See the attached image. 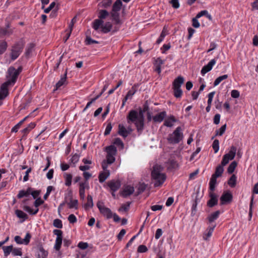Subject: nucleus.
Masks as SVG:
<instances>
[{"label": "nucleus", "mask_w": 258, "mask_h": 258, "mask_svg": "<svg viewBox=\"0 0 258 258\" xmlns=\"http://www.w3.org/2000/svg\"><path fill=\"white\" fill-rule=\"evenodd\" d=\"M228 78L227 75H224L218 77L214 82V86H216L218 85L223 80Z\"/></svg>", "instance_id": "45"}, {"label": "nucleus", "mask_w": 258, "mask_h": 258, "mask_svg": "<svg viewBox=\"0 0 258 258\" xmlns=\"http://www.w3.org/2000/svg\"><path fill=\"white\" fill-rule=\"evenodd\" d=\"M237 165V163L234 161L232 162L227 168V172L229 174H232Z\"/></svg>", "instance_id": "43"}, {"label": "nucleus", "mask_w": 258, "mask_h": 258, "mask_svg": "<svg viewBox=\"0 0 258 258\" xmlns=\"http://www.w3.org/2000/svg\"><path fill=\"white\" fill-rule=\"evenodd\" d=\"M228 184L231 187L235 186L236 184V176L235 174H233L229 179Z\"/></svg>", "instance_id": "42"}, {"label": "nucleus", "mask_w": 258, "mask_h": 258, "mask_svg": "<svg viewBox=\"0 0 258 258\" xmlns=\"http://www.w3.org/2000/svg\"><path fill=\"white\" fill-rule=\"evenodd\" d=\"M122 3L121 0H116L113 4L111 11L119 12L121 9Z\"/></svg>", "instance_id": "27"}, {"label": "nucleus", "mask_w": 258, "mask_h": 258, "mask_svg": "<svg viewBox=\"0 0 258 258\" xmlns=\"http://www.w3.org/2000/svg\"><path fill=\"white\" fill-rule=\"evenodd\" d=\"M85 42H86V44L88 45H91V44H94V43H95V44L99 43L98 41L92 39L90 36H86Z\"/></svg>", "instance_id": "56"}, {"label": "nucleus", "mask_w": 258, "mask_h": 258, "mask_svg": "<svg viewBox=\"0 0 258 258\" xmlns=\"http://www.w3.org/2000/svg\"><path fill=\"white\" fill-rule=\"evenodd\" d=\"M198 194H199V191H197V194H196V198H195V199L194 200V203L192 204V208H191V215L192 216H194L196 214V211H197V205H198Z\"/></svg>", "instance_id": "37"}, {"label": "nucleus", "mask_w": 258, "mask_h": 258, "mask_svg": "<svg viewBox=\"0 0 258 258\" xmlns=\"http://www.w3.org/2000/svg\"><path fill=\"white\" fill-rule=\"evenodd\" d=\"M79 158H80V155L79 154L76 153L72 156V157L70 159V161L72 163H73L75 165L76 163H77L79 161Z\"/></svg>", "instance_id": "57"}, {"label": "nucleus", "mask_w": 258, "mask_h": 258, "mask_svg": "<svg viewBox=\"0 0 258 258\" xmlns=\"http://www.w3.org/2000/svg\"><path fill=\"white\" fill-rule=\"evenodd\" d=\"M233 199V196L229 191L224 192L220 197V205H224L231 203Z\"/></svg>", "instance_id": "9"}, {"label": "nucleus", "mask_w": 258, "mask_h": 258, "mask_svg": "<svg viewBox=\"0 0 258 258\" xmlns=\"http://www.w3.org/2000/svg\"><path fill=\"white\" fill-rule=\"evenodd\" d=\"M166 112L164 111L160 112L153 117V120L155 122H161L166 117Z\"/></svg>", "instance_id": "17"}, {"label": "nucleus", "mask_w": 258, "mask_h": 258, "mask_svg": "<svg viewBox=\"0 0 258 258\" xmlns=\"http://www.w3.org/2000/svg\"><path fill=\"white\" fill-rule=\"evenodd\" d=\"M62 239H60L59 238H56L55 240V243L54 244V248L56 250H59L61 247V245L62 244Z\"/></svg>", "instance_id": "51"}, {"label": "nucleus", "mask_w": 258, "mask_h": 258, "mask_svg": "<svg viewBox=\"0 0 258 258\" xmlns=\"http://www.w3.org/2000/svg\"><path fill=\"white\" fill-rule=\"evenodd\" d=\"M107 153L106 160L109 164H112L115 160V156L117 153V149L114 145H110L105 148Z\"/></svg>", "instance_id": "5"}, {"label": "nucleus", "mask_w": 258, "mask_h": 258, "mask_svg": "<svg viewBox=\"0 0 258 258\" xmlns=\"http://www.w3.org/2000/svg\"><path fill=\"white\" fill-rule=\"evenodd\" d=\"M118 128V134L124 138L126 137L130 133V132H128L124 126L121 124H119Z\"/></svg>", "instance_id": "28"}, {"label": "nucleus", "mask_w": 258, "mask_h": 258, "mask_svg": "<svg viewBox=\"0 0 258 258\" xmlns=\"http://www.w3.org/2000/svg\"><path fill=\"white\" fill-rule=\"evenodd\" d=\"M8 47L7 43L5 40L0 41V54L4 53Z\"/></svg>", "instance_id": "44"}, {"label": "nucleus", "mask_w": 258, "mask_h": 258, "mask_svg": "<svg viewBox=\"0 0 258 258\" xmlns=\"http://www.w3.org/2000/svg\"><path fill=\"white\" fill-rule=\"evenodd\" d=\"M236 150V148L234 146H232L228 153L225 154L224 156H227V157H228L230 160H231L234 158Z\"/></svg>", "instance_id": "25"}, {"label": "nucleus", "mask_w": 258, "mask_h": 258, "mask_svg": "<svg viewBox=\"0 0 258 258\" xmlns=\"http://www.w3.org/2000/svg\"><path fill=\"white\" fill-rule=\"evenodd\" d=\"M173 90V95L175 97L180 98L182 95L183 92L181 88H172Z\"/></svg>", "instance_id": "41"}, {"label": "nucleus", "mask_w": 258, "mask_h": 258, "mask_svg": "<svg viewBox=\"0 0 258 258\" xmlns=\"http://www.w3.org/2000/svg\"><path fill=\"white\" fill-rule=\"evenodd\" d=\"M63 177L65 179V185L68 186H71L73 177L71 173H64Z\"/></svg>", "instance_id": "32"}, {"label": "nucleus", "mask_w": 258, "mask_h": 258, "mask_svg": "<svg viewBox=\"0 0 258 258\" xmlns=\"http://www.w3.org/2000/svg\"><path fill=\"white\" fill-rule=\"evenodd\" d=\"M147 188V184L145 183H140L137 188L136 196H138L144 192Z\"/></svg>", "instance_id": "38"}, {"label": "nucleus", "mask_w": 258, "mask_h": 258, "mask_svg": "<svg viewBox=\"0 0 258 258\" xmlns=\"http://www.w3.org/2000/svg\"><path fill=\"white\" fill-rule=\"evenodd\" d=\"M100 212L107 219H110L112 217L113 213L111 210L104 205V203L102 201H98L96 204Z\"/></svg>", "instance_id": "7"}, {"label": "nucleus", "mask_w": 258, "mask_h": 258, "mask_svg": "<svg viewBox=\"0 0 258 258\" xmlns=\"http://www.w3.org/2000/svg\"><path fill=\"white\" fill-rule=\"evenodd\" d=\"M54 189L52 186H48L47 187V190L45 194L44 195L43 198L45 200H47L48 196H49L51 191Z\"/></svg>", "instance_id": "59"}, {"label": "nucleus", "mask_w": 258, "mask_h": 258, "mask_svg": "<svg viewBox=\"0 0 258 258\" xmlns=\"http://www.w3.org/2000/svg\"><path fill=\"white\" fill-rule=\"evenodd\" d=\"M138 118V112L137 110H131L130 111L127 116V121L128 123H135Z\"/></svg>", "instance_id": "11"}, {"label": "nucleus", "mask_w": 258, "mask_h": 258, "mask_svg": "<svg viewBox=\"0 0 258 258\" xmlns=\"http://www.w3.org/2000/svg\"><path fill=\"white\" fill-rule=\"evenodd\" d=\"M178 121L177 119L173 115L168 116L164 121V125L167 127H172L173 126V122H175Z\"/></svg>", "instance_id": "21"}, {"label": "nucleus", "mask_w": 258, "mask_h": 258, "mask_svg": "<svg viewBox=\"0 0 258 258\" xmlns=\"http://www.w3.org/2000/svg\"><path fill=\"white\" fill-rule=\"evenodd\" d=\"M107 185L111 191H116L120 187L121 183L119 180H111L107 182Z\"/></svg>", "instance_id": "12"}, {"label": "nucleus", "mask_w": 258, "mask_h": 258, "mask_svg": "<svg viewBox=\"0 0 258 258\" xmlns=\"http://www.w3.org/2000/svg\"><path fill=\"white\" fill-rule=\"evenodd\" d=\"M134 123L138 132L141 133L144 128V119H138Z\"/></svg>", "instance_id": "22"}, {"label": "nucleus", "mask_w": 258, "mask_h": 258, "mask_svg": "<svg viewBox=\"0 0 258 258\" xmlns=\"http://www.w3.org/2000/svg\"><path fill=\"white\" fill-rule=\"evenodd\" d=\"M67 69L63 76H61L60 80L55 85V89L54 90L58 89L61 86L65 84L67 82Z\"/></svg>", "instance_id": "20"}, {"label": "nucleus", "mask_w": 258, "mask_h": 258, "mask_svg": "<svg viewBox=\"0 0 258 258\" xmlns=\"http://www.w3.org/2000/svg\"><path fill=\"white\" fill-rule=\"evenodd\" d=\"M31 237V234L29 232L27 233L25 238L23 239V244H24L25 245L28 244L30 242Z\"/></svg>", "instance_id": "60"}, {"label": "nucleus", "mask_w": 258, "mask_h": 258, "mask_svg": "<svg viewBox=\"0 0 258 258\" xmlns=\"http://www.w3.org/2000/svg\"><path fill=\"white\" fill-rule=\"evenodd\" d=\"M43 203L44 201L40 198H38L36 199V200L34 203V206L36 208H38L39 206L43 204Z\"/></svg>", "instance_id": "64"}, {"label": "nucleus", "mask_w": 258, "mask_h": 258, "mask_svg": "<svg viewBox=\"0 0 258 258\" xmlns=\"http://www.w3.org/2000/svg\"><path fill=\"white\" fill-rule=\"evenodd\" d=\"M69 222L71 224L76 223L77 221L76 217L73 214L70 215L68 218Z\"/></svg>", "instance_id": "62"}, {"label": "nucleus", "mask_w": 258, "mask_h": 258, "mask_svg": "<svg viewBox=\"0 0 258 258\" xmlns=\"http://www.w3.org/2000/svg\"><path fill=\"white\" fill-rule=\"evenodd\" d=\"M226 129V124L223 125L219 130L216 131V135L215 136H222L225 133Z\"/></svg>", "instance_id": "48"}, {"label": "nucleus", "mask_w": 258, "mask_h": 258, "mask_svg": "<svg viewBox=\"0 0 258 258\" xmlns=\"http://www.w3.org/2000/svg\"><path fill=\"white\" fill-rule=\"evenodd\" d=\"M253 199L254 197L253 196H252L251 198V200L249 204V213H248V216H249V220H250L252 217V206H253Z\"/></svg>", "instance_id": "55"}, {"label": "nucleus", "mask_w": 258, "mask_h": 258, "mask_svg": "<svg viewBox=\"0 0 258 258\" xmlns=\"http://www.w3.org/2000/svg\"><path fill=\"white\" fill-rule=\"evenodd\" d=\"M109 15V13L106 10H100L98 13V19H95L92 23V28L97 31L100 29L102 33L109 32L112 28V25L110 22H107L104 24L103 20Z\"/></svg>", "instance_id": "1"}, {"label": "nucleus", "mask_w": 258, "mask_h": 258, "mask_svg": "<svg viewBox=\"0 0 258 258\" xmlns=\"http://www.w3.org/2000/svg\"><path fill=\"white\" fill-rule=\"evenodd\" d=\"M34 47V45L33 43L29 44V46L26 50L25 55L26 57H28L30 54L32 52V50Z\"/></svg>", "instance_id": "54"}, {"label": "nucleus", "mask_w": 258, "mask_h": 258, "mask_svg": "<svg viewBox=\"0 0 258 258\" xmlns=\"http://www.w3.org/2000/svg\"><path fill=\"white\" fill-rule=\"evenodd\" d=\"M53 225L57 228H62V224L61 221L59 219H55L53 220Z\"/></svg>", "instance_id": "52"}, {"label": "nucleus", "mask_w": 258, "mask_h": 258, "mask_svg": "<svg viewBox=\"0 0 258 258\" xmlns=\"http://www.w3.org/2000/svg\"><path fill=\"white\" fill-rule=\"evenodd\" d=\"M224 171L223 167L220 165L217 166L215 173L212 175L216 177H219L222 176Z\"/></svg>", "instance_id": "34"}, {"label": "nucleus", "mask_w": 258, "mask_h": 258, "mask_svg": "<svg viewBox=\"0 0 258 258\" xmlns=\"http://www.w3.org/2000/svg\"><path fill=\"white\" fill-rule=\"evenodd\" d=\"M13 246L12 245L9 246H3L2 248L4 250V255L8 256L11 252H12Z\"/></svg>", "instance_id": "39"}, {"label": "nucleus", "mask_w": 258, "mask_h": 258, "mask_svg": "<svg viewBox=\"0 0 258 258\" xmlns=\"http://www.w3.org/2000/svg\"><path fill=\"white\" fill-rule=\"evenodd\" d=\"M136 91L137 90L136 89V87L135 86H134L132 87L131 89L127 92L125 96L126 98H131L132 96L136 93Z\"/></svg>", "instance_id": "49"}, {"label": "nucleus", "mask_w": 258, "mask_h": 258, "mask_svg": "<svg viewBox=\"0 0 258 258\" xmlns=\"http://www.w3.org/2000/svg\"><path fill=\"white\" fill-rule=\"evenodd\" d=\"M216 62L215 59H213L207 65L204 66L201 72L202 75L204 76L205 74L210 72L212 69L213 66L216 63Z\"/></svg>", "instance_id": "13"}, {"label": "nucleus", "mask_w": 258, "mask_h": 258, "mask_svg": "<svg viewBox=\"0 0 258 258\" xmlns=\"http://www.w3.org/2000/svg\"><path fill=\"white\" fill-rule=\"evenodd\" d=\"M32 188L31 187H28L26 190H21L19 191L17 195L18 199H21L24 197H28L30 195L31 191Z\"/></svg>", "instance_id": "26"}, {"label": "nucleus", "mask_w": 258, "mask_h": 258, "mask_svg": "<svg viewBox=\"0 0 258 258\" xmlns=\"http://www.w3.org/2000/svg\"><path fill=\"white\" fill-rule=\"evenodd\" d=\"M184 81V78L181 76H178L172 83V88H181Z\"/></svg>", "instance_id": "16"}, {"label": "nucleus", "mask_w": 258, "mask_h": 258, "mask_svg": "<svg viewBox=\"0 0 258 258\" xmlns=\"http://www.w3.org/2000/svg\"><path fill=\"white\" fill-rule=\"evenodd\" d=\"M210 200L207 202V206L212 208L218 204V196L213 192H209Z\"/></svg>", "instance_id": "10"}, {"label": "nucleus", "mask_w": 258, "mask_h": 258, "mask_svg": "<svg viewBox=\"0 0 258 258\" xmlns=\"http://www.w3.org/2000/svg\"><path fill=\"white\" fill-rule=\"evenodd\" d=\"M155 62L156 63L154 64L156 67L155 71L159 75L161 72V65L164 63V60L161 59L160 57H158L156 59Z\"/></svg>", "instance_id": "23"}, {"label": "nucleus", "mask_w": 258, "mask_h": 258, "mask_svg": "<svg viewBox=\"0 0 258 258\" xmlns=\"http://www.w3.org/2000/svg\"><path fill=\"white\" fill-rule=\"evenodd\" d=\"M38 252L37 258H47L48 255L47 251L45 250L42 245H38L37 246Z\"/></svg>", "instance_id": "18"}, {"label": "nucleus", "mask_w": 258, "mask_h": 258, "mask_svg": "<svg viewBox=\"0 0 258 258\" xmlns=\"http://www.w3.org/2000/svg\"><path fill=\"white\" fill-rule=\"evenodd\" d=\"M110 15L112 18V20L114 22L116 25H121L122 22L120 19V16L119 12L111 11Z\"/></svg>", "instance_id": "15"}, {"label": "nucleus", "mask_w": 258, "mask_h": 258, "mask_svg": "<svg viewBox=\"0 0 258 258\" xmlns=\"http://www.w3.org/2000/svg\"><path fill=\"white\" fill-rule=\"evenodd\" d=\"M217 177L212 175L209 183V189L210 190V192H213V191L215 190L217 183Z\"/></svg>", "instance_id": "31"}, {"label": "nucleus", "mask_w": 258, "mask_h": 258, "mask_svg": "<svg viewBox=\"0 0 258 258\" xmlns=\"http://www.w3.org/2000/svg\"><path fill=\"white\" fill-rule=\"evenodd\" d=\"M181 127L178 126L174 132L169 134L167 140L169 143L171 144H176L179 143L183 138V134L181 133Z\"/></svg>", "instance_id": "4"}, {"label": "nucleus", "mask_w": 258, "mask_h": 258, "mask_svg": "<svg viewBox=\"0 0 258 258\" xmlns=\"http://www.w3.org/2000/svg\"><path fill=\"white\" fill-rule=\"evenodd\" d=\"M212 147L215 153H217L219 150V141L216 139L213 141Z\"/></svg>", "instance_id": "50"}, {"label": "nucleus", "mask_w": 258, "mask_h": 258, "mask_svg": "<svg viewBox=\"0 0 258 258\" xmlns=\"http://www.w3.org/2000/svg\"><path fill=\"white\" fill-rule=\"evenodd\" d=\"M68 205L70 209L75 208L77 209L78 208V201L77 200H73L71 198Z\"/></svg>", "instance_id": "40"}, {"label": "nucleus", "mask_w": 258, "mask_h": 258, "mask_svg": "<svg viewBox=\"0 0 258 258\" xmlns=\"http://www.w3.org/2000/svg\"><path fill=\"white\" fill-rule=\"evenodd\" d=\"M93 206V198L92 196L88 195L87 196V202L85 204L84 208L87 210L89 208H92Z\"/></svg>", "instance_id": "35"}, {"label": "nucleus", "mask_w": 258, "mask_h": 258, "mask_svg": "<svg viewBox=\"0 0 258 258\" xmlns=\"http://www.w3.org/2000/svg\"><path fill=\"white\" fill-rule=\"evenodd\" d=\"M204 15H206V17L210 20H212V16L209 14L207 10H203L199 12L196 16L195 18H194L192 19V25L195 28H199L200 26V23L199 22L198 19L200 17L203 16Z\"/></svg>", "instance_id": "8"}, {"label": "nucleus", "mask_w": 258, "mask_h": 258, "mask_svg": "<svg viewBox=\"0 0 258 258\" xmlns=\"http://www.w3.org/2000/svg\"><path fill=\"white\" fill-rule=\"evenodd\" d=\"M53 233L54 235L57 236L56 238L62 239V231L58 229H54L53 231Z\"/></svg>", "instance_id": "63"}, {"label": "nucleus", "mask_w": 258, "mask_h": 258, "mask_svg": "<svg viewBox=\"0 0 258 258\" xmlns=\"http://www.w3.org/2000/svg\"><path fill=\"white\" fill-rule=\"evenodd\" d=\"M220 214V211L218 210L215 212L212 213L208 217V219L210 223H212L215 220H216L219 216Z\"/></svg>", "instance_id": "30"}, {"label": "nucleus", "mask_w": 258, "mask_h": 258, "mask_svg": "<svg viewBox=\"0 0 258 258\" xmlns=\"http://www.w3.org/2000/svg\"><path fill=\"white\" fill-rule=\"evenodd\" d=\"M8 73L9 75L7 77L11 78L2 85L1 86L3 87V89H8V86L11 84H15L20 74V72L16 71V69L13 67L9 68Z\"/></svg>", "instance_id": "3"}, {"label": "nucleus", "mask_w": 258, "mask_h": 258, "mask_svg": "<svg viewBox=\"0 0 258 258\" xmlns=\"http://www.w3.org/2000/svg\"><path fill=\"white\" fill-rule=\"evenodd\" d=\"M137 251L140 253L146 252L148 251V248L144 245H140L138 246Z\"/></svg>", "instance_id": "61"}, {"label": "nucleus", "mask_w": 258, "mask_h": 258, "mask_svg": "<svg viewBox=\"0 0 258 258\" xmlns=\"http://www.w3.org/2000/svg\"><path fill=\"white\" fill-rule=\"evenodd\" d=\"M135 191L134 187L131 185H127L121 192L120 195L124 198L131 195Z\"/></svg>", "instance_id": "14"}, {"label": "nucleus", "mask_w": 258, "mask_h": 258, "mask_svg": "<svg viewBox=\"0 0 258 258\" xmlns=\"http://www.w3.org/2000/svg\"><path fill=\"white\" fill-rule=\"evenodd\" d=\"M23 209L25 211L27 212L28 213H29L31 215H36L38 213V212L39 211V209L38 208H37V209L36 210L33 211L28 206H24V207H23Z\"/></svg>", "instance_id": "46"}, {"label": "nucleus", "mask_w": 258, "mask_h": 258, "mask_svg": "<svg viewBox=\"0 0 258 258\" xmlns=\"http://www.w3.org/2000/svg\"><path fill=\"white\" fill-rule=\"evenodd\" d=\"M99 98V95H97L94 98H92L90 101L88 102L86 106V107L83 109V112L85 111L88 108L90 105L94 102L97 99H98Z\"/></svg>", "instance_id": "58"}, {"label": "nucleus", "mask_w": 258, "mask_h": 258, "mask_svg": "<svg viewBox=\"0 0 258 258\" xmlns=\"http://www.w3.org/2000/svg\"><path fill=\"white\" fill-rule=\"evenodd\" d=\"M8 95V89L5 88L3 89V87L1 86L0 89V106L3 104L2 100L4 99Z\"/></svg>", "instance_id": "29"}, {"label": "nucleus", "mask_w": 258, "mask_h": 258, "mask_svg": "<svg viewBox=\"0 0 258 258\" xmlns=\"http://www.w3.org/2000/svg\"><path fill=\"white\" fill-rule=\"evenodd\" d=\"M35 126L34 122H31L27 127L22 130V133H23V137L27 135L28 133Z\"/></svg>", "instance_id": "36"}, {"label": "nucleus", "mask_w": 258, "mask_h": 258, "mask_svg": "<svg viewBox=\"0 0 258 258\" xmlns=\"http://www.w3.org/2000/svg\"><path fill=\"white\" fill-rule=\"evenodd\" d=\"M131 202H127L125 204H122L120 208L118 209L119 212L124 211L127 212L128 211L130 205L131 204Z\"/></svg>", "instance_id": "47"}, {"label": "nucleus", "mask_w": 258, "mask_h": 258, "mask_svg": "<svg viewBox=\"0 0 258 258\" xmlns=\"http://www.w3.org/2000/svg\"><path fill=\"white\" fill-rule=\"evenodd\" d=\"M24 45L22 42H17L12 46L11 53V58L12 60L16 59L22 52Z\"/></svg>", "instance_id": "6"}, {"label": "nucleus", "mask_w": 258, "mask_h": 258, "mask_svg": "<svg viewBox=\"0 0 258 258\" xmlns=\"http://www.w3.org/2000/svg\"><path fill=\"white\" fill-rule=\"evenodd\" d=\"M162 169V167L158 164L155 165L153 167L151 177L152 179L155 180L154 184L155 187L161 186L166 180V176L165 174L161 173Z\"/></svg>", "instance_id": "2"}, {"label": "nucleus", "mask_w": 258, "mask_h": 258, "mask_svg": "<svg viewBox=\"0 0 258 258\" xmlns=\"http://www.w3.org/2000/svg\"><path fill=\"white\" fill-rule=\"evenodd\" d=\"M12 253L14 256H21L22 255V249L21 248H13Z\"/></svg>", "instance_id": "53"}, {"label": "nucleus", "mask_w": 258, "mask_h": 258, "mask_svg": "<svg viewBox=\"0 0 258 258\" xmlns=\"http://www.w3.org/2000/svg\"><path fill=\"white\" fill-rule=\"evenodd\" d=\"M216 226V224H211V225L207 229L206 231H205L203 235L204 239L207 240L208 239L209 237L211 236Z\"/></svg>", "instance_id": "19"}, {"label": "nucleus", "mask_w": 258, "mask_h": 258, "mask_svg": "<svg viewBox=\"0 0 258 258\" xmlns=\"http://www.w3.org/2000/svg\"><path fill=\"white\" fill-rule=\"evenodd\" d=\"M15 214L19 218L22 219L23 221L28 218V215L20 210H16L15 211Z\"/></svg>", "instance_id": "33"}, {"label": "nucleus", "mask_w": 258, "mask_h": 258, "mask_svg": "<svg viewBox=\"0 0 258 258\" xmlns=\"http://www.w3.org/2000/svg\"><path fill=\"white\" fill-rule=\"evenodd\" d=\"M109 175H110L109 170H106V171L100 172L99 173V176H98L99 182L100 183H103L109 176Z\"/></svg>", "instance_id": "24"}]
</instances>
